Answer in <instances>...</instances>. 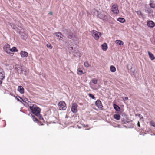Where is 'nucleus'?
Wrapping results in <instances>:
<instances>
[{
  "label": "nucleus",
  "instance_id": "15",
  "mask_svg": "<svg viewBox=\"0 0 155 155\" xmlns=\"http://www.w3.org/2000/svg\"><path fill=\"white\" fill-rule=\"evenodd\" d=\"M148 53L149 56V57L151 60H153L155 59V57L153 54H152L150 51H148Z\"/></svg>",
  "mask_w": 155,
  "mask_h": 155
},
{
  "label": "nucleus",
  "instance_id": "34",
  "mask_svg": "<svg viewBox=\"0 0 155 155\" xmlns=\"http://www.w3.org/2000/svg\"><path fill=\"white\" fill-rule=\"evenodd\" d=\"M124 98L126 100H127L128 99V98L127 97H125Z\"/></svg>",
  "mask_w": 155,
  "mask_h": 155
},
{
  "label": "nucleus",
  "instance_id": "29",
  "mask_svg": "<svg viewBox=\"0 0 155 155\" xmlns=\"http://www.w3.org/2000/svg\"><path fill=\"white\" fill-rule=\"evenodd\" d=\"M88 96H89V97L91 98L92 99H95V97L94 96V95H92V94L90 93L89 94Z\"/></svg>",
  "mask_w": 155,
  "mask_h": 155
},
{
  "label": "nucleus",
  "instance_id": "23",
  "mask_svg": "<svg viewBox=\"0 0 155 155\" xmlns=\"http://www.w3.org/2000/svg\"><path fill=\"white\" fill-rule=\"evenodd\" d=\"M18 51L17 49L15 47H12V49H10V52H18Z\"/></svg>",
  "mask_w": 155,
  "mask_h": 155
},
{
  "label": "nucleus",
  "instance_id": "1",
  "mask_svg": "<svg viewBox=\"0 0 155 155\" xmlns=\"http://www.w3.org/2000/svg\"><path fill=\"white\" fill-rule=\"evenodd\" d=\"M29 107L33 114L38 117L40 120L43 119L40 114L41 109L40 108L35 104H31Z\"/></svg>",
  "mask_w": 155,
  "mask_h": 155
},
{
  "label": "nucleus",
  "instance_id": "21",
  "mask_svg": "<svg viewBox=\"0 0 155 155\" xmlns=\"http://www.w3.org/2000/svg\"><path fill=\"white\" fill-rule=\"evenodd\" d=\"M150 5L151 8H155V4L153 1H150Z\"/></svg>",
  "mask_w": 155,
  "mask_h": 155
},
{
  "label": "nucleus",
  "instance_id": "33",
  "mask_svg": "<svg viewBox=\"0 0 155 155\" xmlns=\"http://www.w3.org/2000/svg\"><path fill=\"white\" fill-rule=\"evenodd\" d=\"M72 37V35H69L68 38H71Z\"/></svg>",
  "mask_w": 155,
  "mask_h": 155
},
{
  "label": "nucleus",
  "instance_id": "8",
  "mask_svg": "<svg viewBox=\"0 0 155 155\" xmlns=\"http://www.w3.org/2000/svg\"><path fill=\"white\" fill-rule=\"evenodd\" d=\"M98 16L99 18L103 20H106L107 19L106 15H105L104 13L103 12H101Z\"/></svg>",
  "mask_w": 155,
  "mask_h": 155
},
{
  "label": "nucleus",
  "instance_id": "31",
  "mask_svg": "<svg viewBox=\"0 0 155 155\" xmlns=\"http://www.w3.org/2000/svg\"><path fill=\"white\" fill-rule=\"evenodd\" d=\"M137 125H138V126L139 127H140V122L139 121H138V123H137Z\"/></svg>",
  "mask_w": 155,
  "mask_h": 155
},
{
  "label": "nucleus",
  "instance_id": "28",
  "mask_svg": "<svg viewBox=\"0 0 155 155\" xmlns=\"http://www.w3.org/2000/svg\"><path fill=\"white\" fill-rule=\"evenodd\" d=\"M84 66L86 67H88L89 66V64L87 61H86L84 63Z\"/></svg>",
  "mask_w": 155,
  "mask_h": 155
},
{
  "label": "nucleus",
  "instance_id": "7",
  "mask_svg": "<svg viewBox=\"0 0 155 155\" xmlns=\"http://www.w3.org/2000/svg\"><path fill=\"white\" fill-rule=\"evenodd\" d=\"M3 49L7 53H10V45L9 44H5L3 47Z\"/></svg>",
  "mask_w": 155,
  "mask_h": 155
},
{
  "label": "nucleus",
  "instance_id": "5",
  "mask_svg": "<svg viewBox=\"0 0 155 155\" xmlns=\"http://www.w3.org/2000/svg\"><path fill=\"white\" fill-rule=\"evenodd\" d=\"M112 11L114 13L118 14L119 13V11L118 9V6L116 4L113 5L112 7Z\"/></svg>",
  "mask_w": 155,
  "mask_h": 155
},
{
  "label": "nucleus",
  "instance_id": "12",
  "mask_svg": "<svg viewBox=\"0 0 155 155\" xmlns=\"http://www.w3.org/2000/svg\"><path fill=\"white\" fill-rule=\"evenodd\" d=\"M20 54L21 57L26 58L28 56V53L27 52L21 51L20 53Z\"/></svg>",
  "mask_w": 155,
  "mask_h": 155
},
{
  "label": "nucleus",
  "instance_id": "35",
  "mask_svg": "<svg viewBox=\"0 0 155 155\" xmlns=\"http://www.w3.org/2000/svg\"><path fill=\"white\" fill-rule=\"evenodd\" d=\"M16 99H17V100L18 101H20L19 100V99L17 98V97H16Z\"/></svg>",
  "mask_w": 155,
  "mask_h": 155
},
{
  "label": "nucleus",
  "instance_id": "17",
  "mask_svg": "<svg viewBox=\"0 0 155 155\" xmlns=\"http://www.w3.org/2000/svg\"><path fill=\"white\" fill-rule=\"evenodd\" d=\"M55 34L56 35V36L58 37L59 38V39L60 40H61L62 39V35L60 32H56Z\"/></svg>",
  "mask_w": 155,
  "mask_h": 155
},
{
  "label": "nucleus",
  "instance_id": "16",
  "mask_svg": "<svg viewBox=\"0 0 155 155\" xmlns=\"http://www.w3.org/2000/svg\"><path fill=\"white\" fill-rule=\"evenodd\" d=\"M102 49L104 51H106L107 49V46L106 43H103L101 45Z\"/></svg>",
  "mask_w": 155,
  "mask_h": 155
},
{
  "label": "nucleus",
  "instance_id": "18",
  "mask_svg": "<svg viewBox=\"0 0 155 155\" xmlns=\"http://www.w3.org/2000/svg\"><path fill=\"white\" fill-rule=\"evenodd\" d=\"M117 20L120 22L122 23L125 22L126 21L125 19L124 18L120 17L118 18Z\"/></svg>",
  "mask_w": 155,
  "mask_h": 155
},
{
  "label": "nucleus",
  "instance_id": "30",
  "mask_svg": "<svg viewBox=\"0 0 155 155\" xmlns=\"http://www.w3.org/2000/svg\"><path fill=\"white\" fill-rule=\"evenodd\" d=\"M150 124L152 126L155 127V122L153 121H151L150 122Z\"/></svg>",
  "mask_w": 155,
  "mask_h": 155
},
{
  "label": "nucleus",
  "instance_id": "20",
  "mask_svg": "<svg viewBox=\"0 0 155 155\" xmlns=\"http://www.w3.org/2000/svg\"><path fill=\"white\" fill-rule=\"evenodd\" d=\"M115 42L116 44H118L119 45H123L124 44L123 42L120 40H116L115 41Z\"/></svg>",
  "mask_w": 155,
  "mask_h": 155
},
{
  "label": "nucleus",
  "instance_id": "24",
  "mask_svg": "<svg viewBox=\"0 0 155 155\" xmlns=\"http://www.w3.org/2000/svg\"><path fill=\"white\" fill-rule=\"evenodd\" d=\"M31 117H32V119L35 122H38V119H37L36 117L35 116L33 115H32V114H31Z\"/></svg>",
  "mask_w": 155,
  "mask_h": 155
},
{
  "label": "nucleus",
  "instance_id": "27",
  "mask_svg": "<svg viewBox=\"0 0 155 155\" xmlns=\"http://www.w3.org/2000/svg\"><path fill=\"white\" fill-rule=\"evenodd\" d=\"M135 12L137 13L138 15H140L141 16H143V14L140 11H135Z\"/></svg>",
  "mask_w": 155,
  "mask_h": 155
},
{
  "label": "nucleus",
  "instance_id": "3",
  "mask_svg": "<svg viewBox=\"0 0 155 155\" xmlns=\"http://www.w3.org/2000/svg\"><path fill=\"white\" fill-rule=\"evenodd\" d=\"M58 105L60 110H65L67 108L66 104L64 101H61L59 102Z\"/></svg>",
  "mask_w": 155,
  "mask_h": 155
},
{
  "label": "nucleus",
  "instance_id": "4",
  "mask_svg": "<svg viewBox=\"0 0 155 155\" xmlns=\"http://www.w3.org/2000/svg\"><path fill=\"white\" fill-rule=\"evenodd\" d=\"M78 104L75 103H73L71 108V111L74 113H76L78 111Z\"/></svg>",
  "mask_w": 155,
  "mask_h": 155
},
{
  "label": "nucleus",
  "instance_id": "26",
  "mask_svg": "<svg viewBox=\"0 0 155 155\" xmlns=\"http://www.w3.org/2000/svg\"><path fill=\"white\" fill-rule=\"evenodd\" d=\"M91 81L94 84H96L97 83L98 80L95 78H93L92 79Z\"/></svg>",
  "mask_w": 155,
  "mask_h": 155
},
{
  "label": "nucleus",
  "instance_id": "32",
  "mask_svg": "<svg viewBox=\"0 0 155 155\" xmlns=\"http://www.w3.org/2000/svg\"><path fill=\"white\" fill-rule=\"evenodd\" d=\"M49 14H50L51 15H53V13L51 12H50Z\"/></svg>",
  "mask_w": 155,
  "mask_h": 155
},
{
  "label": "nucleus",
  "instance_id": "10",
  "mask_svg": "<svg viewBox=\"0 0 155 155\" xmlns=\"http://www.w3.org/2000/svg\"><path fill=\"white\" fill-rule=\"evenodd\" d=\"M16 68H17V72L18 73H21L22 72L23 70L22 66L18 65H16Z\"/></svg>",
  "mask_w": 155,
  "mask_h": 155
},
{
  "label": "nucleus",
  "instance_id": "9",
  "mask_svg": "<svg viewBox=\"0 0 155 155\" xmlns=\"http://www.w3.org/2000/svg\"><path fill=\"white\" fill-rule=\"evenodd\" d=\"M1 76L0 77V78L2 80L4 79L5 78V72L3 69L0 67V75Z\"/></svg>",
  "mask_w": 155,
  "mask_h": 155
},
{
  "label": "nucleus",
  "instance_id": "6",
  "mask_svg": "<svg viewBox=\"0 0 155 155\" xmlns=\"http://www.w3.org/2000/svg\"><path fill=\"white\" fill-rule=\"evenodd\" d=\"M97 107L98 108L101 110H103V106L101 101L99 100H97L95 103Z\"/></svg>",
  "mask_w": 155,
  "mask_h": 155
},
{
  "label": "nucleus",
  "instance_id": "38",
  "mask_svg": "<svg viewBox=\"0 0 155 155\" xmlns=\"http://www.w3.org/2000/svg\"><path fill=\"white\" fill-rule=\"evenodd\" d=\"M31 113H29V114H28V115H31Z\"/></svg>",
  "mask_w": 155,
  "mask_h": 155
},
{
  "label": "nucleus",
  "instance_id": "25",
  "mask_svg": "<svg viewBox=\"0 0 155 155\" xmlns=\"http://www.w3.org/2000/svg\"><path fill=\"white\" fill-rule=\"evenodd\" d=\"M110 71L113 72H114L116 71L115 67L113 66H111L110 67Z\"/></svg>",
  "mask_w": 155,
  "mask_h": 155
},
{
  "label": "nucleus",
  "instance_id": "14",
  "mask_svg": "<svg viewBox=\"0 0 155 155\" xmlns=\"http://www.w3.org/2000/svg\"><path fill=\"white\" fill-rule=\"evenodd\" d=\"M83 68H78L77 70V74L78 75H81L84 74L83 71L82 70L83 69Z\"/></svg>",
  "mask_w": 155,
  "mask_h": 155
},
{
  "label": "nucleus",
  "instance_id": "37",
  "mask_svg": "<svg viewBox=\"0 0 155 155\" xmlns=\"http://www.w3.org/2000/svg\"><path fill=\"white\" fill-rule=\"evenodd\" d=\"M2 83V81L1 80L0 81V84H1Z\"/></svg>",
  "mask_w": 155,
  "mask_h": 155
},
{
  "label": "nucleus",
  "instance_id": "2",
  "mask_svg": "<svg viewBox=\"0 0 155 155\" xmlns=\"http://www.w3.org/2000/svg\"><path fill=\"white\" fill-rule=\"evenodd\" d=\"M92 35L96 40H98L101 35V33L96 30H93L91 31Z\"/></svg>",
  "mask_w": 155,
  "mask_h": 155
},
{
  "label": "nucleus",
  "instance_id": "36",
  "mask_svg": "<svg viewBox=\"0 0 155 155\" xmlns=\"http://www.w3.org/2000/svg\"><path fill=\"white\" fill-rule=\"evenodd\" d=\"M50 47H51V48H52V46H51V45H50L49 46Z\"/></svg>",
  "mask_w": 155,
  "mask_h": 155
},
{
  "label": "nucleus",
  "instance_id": "13",
  "mask_svg": "<svg viewBox=\"0 0 155 155\" xmlns=\"http://www.w3.org/2000/svg\"><path fill=\"white\" fill-rule=\"evenodd\" d=\"M18 90L21 94H23L24 93V89L22 86H19L18 88Z\"/></svg>",
  "mask_w": 155,
  "mask_h": 155
},
{
  "label": "nucleus",
  "instance_id": "19",
  "mask_svg": "<svg viewBox=\"0 0 155 155\" xmlns=\"http://www.w3.org/2000/svg\"><path fill=\"white\" fill-rule=\"evenodd\" d=\"M114 117L117 120H119L120 118V116L119 114H116L114 115Z\"/></svg>",
  "mask_w": 155,
  "mask_h": 155
},
{
  "label": "nucleus",
  "instance_id": "22",
  "mask_svg": "<svg viewBox=\"0 0 155 155\" xmlns=\"http://www.w3.org/2000/svg\"><path fill=\"white\" fill-rule=\"evenodd\" d=\"M113 106L114 109L117 111H119L120 110V107L115 104L113 105Z\"/></svg>",
  "mask_w": 155,
  "mask_h": 155
},
{
  "label": "nucleus",
  "instance_id": "11",
  "mask_svg": "<svg viewBox=\"0 0 155 155\" xmlns=\"http://www.w3.org/2000/svg\"><path fill=\"white\" fill-rule=\"evenodd\" d=\"M147 25L150 27L153 28L155 26V24L152 21H147Z\"/></svg>",
  "mask_w": 155,
  "mask_h": 155
}]
</instances>
